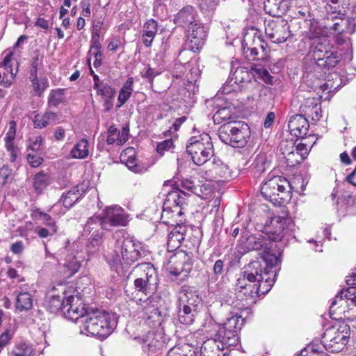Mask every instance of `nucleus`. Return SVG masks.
Instances as JSON below:
<instances>
[{
	"mask_svg": "<svg viewBox=\"0 0 356 356\" xmlns=\"http://www.w3.org/2000/svg\"><path fill=\"white\" fill-rule=\"evenodd\" d=\"M11 179V170L8 166L3 165L0 168V187L3 186Z\"/></svg>",
	"mask_w": 356,
	"mask_h": 356,
	"instance_id": "54",
	"label": "nucleus"
},
{
	"mask_svg": "<svg viewBox=\"0 0 356 356\" xmlns=\"http://www.w3.org/2000/svg\"><path fill=\"white\" fill-rule=\"evenodd\" d=\"M174 147L172 139H168L157 145L156 150L159 154L163 155L165 151H169Z\"/></svg>",
	"mask_w": 356,
	"mask_h": 356,
	"instance_id": "55",
	"label": "nucleus"
},
{
	"mask_svg": "<svg viewBox=\"0 0 356 356\" xmlns=\"http://www.w3.org/2000/svg\"><path fill=\"white\" fill-rule=\"evenodd\" d=\"M288 127L291 135L298 138H303L307 134L309 130L308 120L302 114L291 117Z\"/></svg>",
	"mask_w": 356,
	"mask_h": 356,
	"instance_id": "18",
	"label": "nucleus"
},
{
	"mask_svg": "<svg viewBox=\"0 0 356 356\" xmlns=\"http://www.w3.org/2000/svg\"><path fill=\"white\" fill-rule=\"evenodd\" d=\"M57 232L56 222H48L47 227H42L38 231V234L40 238H47Z\"/></svg>",
	"mask_w": 356,
	"mask_h": 356,
	"instance_id": "48",
	"label": "nucleus"
},
{
	"mask_svg": "<svg viewBox=\"0 0 356 356\" xmlns=\"http://www.w3.org/2000/svg\"><path fill=\"white\" fill-rule=\"evenodd\" d=\"M42 138L40 136L30 138L28 145V151L32 154H42Z\"/></svg>",
	"mask_w": 356,
	"mask_h": 356,
	"instance_id": "44",
	"label": "nucleus"
},
{
	"mask_svg": "<svg viewBox=\"0 0 356 356\" xmlns=\"http://www.w3.org/2000/svg\"><path fill=\"white\" fill-rule=\"evenodd\" d=\"M339 6H332L330 3H327L325 9L327 11V20L334 19V17L339 15H345L339 9Z\"/></svg>",
	"mask_w": 356,
	"mask_h": 356,
	"instance_id": "51",
	"label": "nucleus"
},
{
	"mask_svg": "<svg viewBox=\"0 0 356 356\" xmlns=\"http://www.w3.org/2000/svg\"><path fill=\"white\" fill-rule=\"evenodd\" d=\"M129 129L128 127H124L120 131L118 130V137L116 143L121 145L128 140Z\"/></svg>",
	"mask_w": 356,
	"mask_h": 356,
	"instance_id": "58",
	"label": "nucleus"
},
{
	"mask_svg": "<svg viewBox=\"0 0 356 356\" xmlns=\"http://www.w3.org/2000/svg\"><path fill=\"white\" fill-rule=\"evenodd\" d=\"M186 152L191 156L195 165L204 164L214 154L211 136L207 133H203L191 137L186 145Z\"/></svg>",
	"mask_w": 356,
	"mask_h": 356,
	"instance_id": "6",
	"label": "nucleus"
},
{
	"mask_svg": "<svg viewBox=\"0 0 356 356\" xmlns=\"http://www.w3.org/2000/svg\"><path fill=\"white\" fill-rule=\"evenodd\" d=\"M13 53L12 51L9 52L3 58V62L0 63V67H3L9 70L10 76H8L6 73L3 74V78L1 81V85L5 88H9L12 83L13 81L15 79L17 70H16L15 72H13V65L11 64L12 57Z\"/></svg>",
	"mask_w": 356,
	"mask_h": 356,
	"instance_id": "26",
	"label": "nucleus"
},
{
	"mask_svg": "<svg viewBox=\"0 0 356 356\" xmlns=\"http://www.w3.org/2000/svg\"><path fill=\"white\" fill-rule=\"evenodd\" d=\"M302 115L312 121L317 122L321 118V106L318 100L315 98H307L300 106Z\"/></svg>",
	"mask_w": 356,
	"mask_h": 356,
	"instance_id": "19",
	"label": "nucleus"
},
{
	"mask_svg": "<svg viewBox=\"0 0 356 356\" xmlns=\"http://www.w3.org/2000/svg\"><path fill=\"white\" fill-rule=\"evenodd\" d=\"M159 74L158 70L149 67L143 74V76L148 79L151 87H152L154 79Z\"/></svg>",
	"mask_w": 356,
	"mask_h": 356,
	"instance_id": "60",
	"label": "nucleus"
},
{
	"mask_svg": "<svg viewBox=\"0 0 356 356\" xmlns=\"http://www.w3.org/2000/svg\"><path fill=\"white\" fill-rule=\"evenodd\" d=\"M252 78L262 80L264 83L270 85L273 84V77L270 74L269 72L259 65H254L251 67Z\"/></svg>",
	"mask_w": 356,
	"mask_h": 356,
	"instance_id": "33",
	"label": "nucleus"
},
{
	"mask_svg": "<svg viewBox=\"0 0 356 356\" xmlns=\"http://www.w3.org/2000/svg\"><path fill=\"white\" fill-rule=\"evenodd\" d=\"M290 183L280 176H275L265 181L261 188L262 196L275 205H280L289 197Z\"/></svg>",
	"mask_w": 356,
	"mask_h": 356,
	"instance_id": "7",
	"label": "nucleus"
},
{
	"mask_svg": "<svg viewBox=\"0 0 356 356\" xmlns=\"http://www.w3.org/2000/svg\"><path fill=\"white\" fill-rule=\"evenodd\" d=\"M43 59V56L40 55L38 51H34L33 56L31 60V67L38 68Z\"/></svg>",
	"mask_w": 356,
	"mask_h": 356,
	"instance_id": "64",
	"label": "nucleus"
},
{
	"mask_svg": "<svg viewBox=\"0 0 356 356\" xmlns=\"http://www.w3.org/2000/svg\"><path fill=\"white\" fill-rule=\"evenodd\" d=\"M16 135V122L10 121L9 123V129L4 138L5 145H14L13 140Z\"/></svg>",
	"mask_w": 356,
	"mask_h": 356,
	"instance_id": "46",
	"label": "nucleus"
},
{
	"mask_svg": "<svg viewBox=\"0 0 356 356\" xmlns=\"http://www.w3.org/2000/svg\"><path fill=\"white\" fill-rule=\"evenodd\" d=\"M265 6L269 7V13L274 15L283 14L286 10V3L283 0H267Z\"/></svg>",
	"mask_w": 356,
	"mask_h": 356,
	"instance_id": "37",
	"label": "nucleus"
},
{
	"mask_svg": "<svg viewBox=\"0 0 356 356\" xmlns=\"http://www.w3.org/2000/svg\"><path fill=\"white\" fill-rule=\"evenodd\" d=\"M99 220H101L99 216L90 218L86 224L85 225L83 230L84 232L90 233L92 229H95L98 227H101Z\"/></svg>",
	"mask_w": 356,
	"mask_h": 356,
	"instance_id": "52",
	"label": "nucleus"
},
{
	"mask_svg": "<svg viewBox=\"0 0 356 356\" xmlns=\"http://www.w3.org/2000/svg\"><path fill=\"white\" fill-rule=\"evenodd\" d=\"M158 31V24L153 19L147 20L143 26V42L146 47L151 46Z\"/></svg>",
	"mask_w": 356,
	"mask_h": 356,
	"instance_id": "28",
	"label": "nucleus"
},
{
	"mask_svg": "<svg viewBox=\"0 0 356 356\" xmlns=\"http://www.w3.org/2000/svg\"><path fill=\"white\" fill-rule=\"evenodd\" d=\"M190 346L188 344L179 346H176L172 348L168 353V356H193L192 354L188 355L186 353V350L189 349Z\"/></svg>",
	"mask_w": 356,
	"mask_h": 356,
	"instance_id": "47",
	"label": "nucleus"
},
{
	"mask_svg": "<svg viewBox=\"0 0 356 356\" xmlns=\"http://www.w3.org/2000/svg\"><path fill=\"white\" fill-rule=\"evenodd\" d=\"M135 272L137 274V278H143L147 281L152 282L155 286H158V277L156 270L152 264L149 263H142L135 268Z\"/></svg>",
	"mask_w": 356,
	"mask_h": 356,
	"instance_id": "22",
	"label": "nucleus"
},
{
	"mask_svg": "<svg viewBox=\"0 0 356 356\" xmlns=\"http://www.w3.org/2000/svg\"><path fill=\"white\" fill-rule=\"evenodd\" d=\"M100 33L99 30H95L92 33L91 38V45L90 50L89 52H92V50L101 49L102 45L100 43Z\"/></svg>",
	"mask_w": 356,
	"mask_h": 356,
	"instance_id": "57",
	"label": "nucleus"
},
{
	"mask_svg": "<svg viewBox=\"0 0 356 356\" xmlns=\"http://www.w3.org/2000/svg\"><path fill=\"white\" fill-rule=\"evenodd\" d=\"M291 220L281 216H274L270 220V225H266L265 232L274 243L280 242L289 230Z\"/></svg>",
	"mask_w": 356,
	"mask_h": 356,
	"instance_id": "11",
	"label": "nucleus"
},
{
	"mask_svg": "<svg viewBox=\"0 0 356 356\" xmlns=\"http://www.w3.org/2000/svg\"><path fill=\"white\" fill-rule=\"evenodd\" d=\"M349 336L343 332L326 330L321 339V342L327 350L331 353H338L343 350L348 341Z\"/></svg>",
	"mask_w": 356,
	"mask_h": 356,
	"instance_id": "14",
	"label": "nucleus"
},
{
	"mask_svg": "<svg viewBox=\"0 0 356 356\" xmlns=\"http://www.w3.org/2000/svg\"><path fill=\"white\" fill-rule=\"evenodd\" d=\"M292 150L290 151L286 156V162L289 166H295L302 162L303 157L300 153L301 149L299 146L296 147H292Z\"/></svg>",
	"mask_w": 356,
	"mask_h": 356,
	"instance_id": "35",
	"label": "nucleus"
},
{
	"mask_svg": "<svg viewBox=\"0 0 356 356\" xmlns=\"http://www.w3.org/2000/svg\"><path fill=\"white\" fill-rule=\"evenodd\" d=\"M65 89L52 90L48 97V104L51 106L56 107L64 102V92Z\"/></svg>",
	"mask_w": 356,
	"mask_h": 356,
	"instance_id": "39",
	"label": "nucleus"
},
{
	"mask_svg": "<svg viewBox=\"0 0 356 356\" xmlns=\"http://www.w3.org/2000/svg\"><path fill=\"white\" fill-rule=\"evenodd\" d=\"M243 277L237 280L236 286L241 289H250L252 296L265 295L274 284L275 273L268 270V267L262 266L261 262H250L243 273Z\"/></svg>",
	"mask_w": 356,
	"mask_h": 356,
	"instance_id": "1",
	"label": "nucleus"
},
{
	"mask_svg": "<svg viewBox=\"0 0 356 356\" xmlns=\"http://www.w3.org/2000/svg\"><path fill=\"white\" fill-rule=\"evenodd\" d=\"M32 88L35 95L41 97L44 90L48 88L49 83L46 78L32 80Z\"/></svg>",
	"mask_w": 356,
	"mask_h": 356,
	"instance_id": "42",
	"label": "nucleus"
},
{
	"mask_svg": "<svg viewBox=\"0 0 356 356\" xmlns=\"http://www.w3.org/2000/svg\"><path fill=\"white\" fill-rule=\"evenodd\" d=\"M72 157L74 159H83L89 154L88 142L86 139H82L78 142L72 149L70 152Z\"/></svg>",
	"mask_w": 356,
	"mask_h": 356,
	"instance_id": "32",
	"label": "nucleus"
},
{
	"mask_svg": "<svg viewBox=\"0 0 356 356\" xmlns=\"http://www.w3.org/2000/svg\"><path fill=\"white\" fill-rule=\"evenodd\" d=\"M141 244L132 238H125L120 245L122 259L127 264H131L143 256Z\"/></svg>",
	"mask_w": 356,
	"mask_h": 356,
	"instance_id": "15",
	"label": "nucleus"
},
{
	"mask_svg": "<svg viewBox=\"0 0 356 356\" xmlns=\"http://www.w3.org/2000/svg\"><path fill=\"white\" fill-rule=\"evenodd\" d=\"M266 47L267 44L256 34L252 38L251 44H249L248 37H245L242 42L243 54L250 60H264L267 54Z\"/></svg>",
	"mask_w": 356,
	"mask_h": 356,
	"instance_id": "12",
	"label": "nucleus"
},
{
	"mask_svg": "<svg viewBox=\"0 0 356 356\" xmlns=\"http://www.w3.org/2000/svg\"><path fill=\"white\" fill-rule=\"evenodd\" d=\"M239 242L245 251L263 250L261 257L266 263L265 267H268V270H273V268L282 261L283 246L271 241L265 231L255 234H249L244 232Z\"/></svg>",
	"mask_w": 356,
	"mask_h": 356,
	"instance_id": "2",
	"label": "nucleus"
},
{
	"mask_svg": "<svg viewBox=\"0 0 356 356\" xmlns=\"http://www.w3.org/2000/svg\"><path fill=\"white\" fill-rule=\"evenodd\" d=\"M252 165H253L254 168L256 169V171L259 173H262L266 170L265 166H264L265 165V159L262 156H257L255 159Z\"/></svg>",
	"mask_w": 356,
	"mask_h": 356,
	"instance_id": "62",
	"label": "nucleus"
},
{
	"mask_svg": "<svg viewBox=\"0 0 356 356\" xmlns=\"http://www.w3.org/2000/svg\"><path fill=\"white\" fill-rule=\"evenodd\" d=\"M265 33L275 43L285 42L290 35L288 22L283 18L265 20Z\"/></svg>",
	"mask_w": 356,
	"mask_h": 356,
	"instance_id": "9",
	"label": "nucleus"
},
{
	"mask_svg": "<svg viewBox=\"0 0 356 356\" xmlns=\"http://www.w3.org/2000/svg\"><path fill=\"white\" fill-rule=\"evenodd\" d=\"M135 339L138 340V341L142 344H146L149 349L160 348L158 347L160 345V343L157 340V334L153 332H149L145 338L140 339L139 337H136Z\"/></svg>",
	"mask_w": 356,
	"mask_h": 356,
	"instance_id": "40",
	"label": "nucleus"
},
{
	"mask_svg": "<svg viewBox=\"0 0 356 356\" xmlns=\"http://www.w3.org/2000/svg\"><path fill=\"white\" fill-rule=\"evenodd\" d=\"M206 316L205 323L203 324L205 328H209L213 325L216 324L223 328L236 330V332H238L245 323V319L241 316L238 315V313L230 317L227 316L225 321H219L216 316H211L210 313H206Z\"/></svg>",
	"mask_w": 356,
	"mask_h": 356,
	"instance_id": "16",
	"label": "nucleus"
},
{
	"mask_svg": "<svg viewBox=\"0 0 356 356\" xmlns=\"http://www.w3.org/2000/svg\"><path fill=\"white\" fill-rule=\"evenodd\" d=\"M343 16L344 15L336 16V17H334V19H331L333 24L329 27L339 33H343V31H346V29L343 28V24H345Z\"/></svg>",
	"mask_w": 356,
	"mask_h": 356,
	"instance_id": "49",
	"label": "nucleus"
},
{
	"mask_svg": "<svg viewBox=\"0 0 356 356\" xmlns=\"http://www.w3.org/2000/svg\"><path fill=\"white\" fill-rule=\"evenodd\" d=\"M184 240V237L181 234L176 232H170L168 234L167 249L168 252H174L178 249L181 245L182 241Z\"/></svg>",
	"mask_w": 356,
	"mask_h": 356,
	"instance_id": "34",
	"label": "nucleus"
},
{
	"mask_svg": "<svg viewBox=\"0 0 356 356\" xmlns=\"http://www.w3.org/2000/svg\"><path fill=\"white\" fill-rule=\"evenodd\" d=\"M233 119L232 113L229 108L223 107L219 108L213 115V120L215 124H220Z\"/></svg>",
	"mask_w": 356,
	"mask_h": 356,
	"instance_id": "38",
	"label": "nucleus"
},
{
	"mask_svg": "<svg viewBox=\"0 0 356 356\" xmlns=\"http://www.w3.org/2000/svg\"><path fill=\"white\" fill-rule=\"evenodd\" d=\"M250 134L248 125L242 122L228 121L222 124L218 130L219 138L224 143L234 148L245 147Z\"/></svg>",
	"mask_w": 356,
	"mask_h": 356,
	"instance_id": "5",
	"label": "nucleus"
},
{
	"mask_svg": "<svg viewBox=\"0 0 356 356\" xmlns=\"http://www.w3.org/2000/svg\"><path fill=\"white\" fill-rule=\"evenodd\" d=\"M74 300V296L70 295L64 298L59 296H53L49 302V307L51 312H70L72 309V302Z\"/></svg>",
	"mask_w": 356,
	"mask_h": 356,
	"instance_id": "23",
	"label": "nucleus"
},
{
	"mask_svg": "<svg viewBox=\"0 0 356 356\" xmlns=\"http://www.w3.org/2000/svg\"><path fill=\"white\" fill-rule=\"evenodd\" d=\"M7 152H8L9 158L8 160L11 163H14L17 161V159L19 157L20 154V150L14 145H5Z\"/></svg>",
	"mask_w": 356,
	"mask_h": 356,
	"instance_id": "56",
	"label": "nucleus"
},
{
	"mask_svg": "<svg viewBox=\"0 0 356 356\" xmlns=\"http://www.w3.org/2000/svg\"><path fill=\"white\" fill-rule=\"evenodd\" d=\"M178 319L181 324L190 325L194 321V315L193 313H179Z\"/></svg>",
	"mask_w": 356,
	"mask_h": 356,
	"instance_id": "61",
	"label": "nucleus"
},
{
	"mask_svg": "<svg viewBox=\"0 0 356 356\" xmlns=\"http://www.w3.org/2000/svg\"><path fill=\"white\" fill-rule=\"evenodd\" d=\"M186 31V46L193 52L201 49L207 36L208 29L201 22L194 24Z\"/></svg>",
	"mask_w": 356,
	"mask_h": 356,
	"instance_id": "13",
	"label": "nucleus"
},
{
	"mask_svg": "<svg viewBox=\"0 0 356 356\" xmlns=\"http://www.w3.org/2000/svg\"><path fill=\"white\" fill-rule=\"evenodd\" d=\"M81 196L80 191L74 188L63 193L59 201L65 208L70 209L80 199Z\"/></svg>",
	"mask_w": 356,
	"mask_h": 356,
	"instance_id": "31",
	"label": "nucleus"
},
{
	"mask_svg": "<svg viewBox=\"0 0 356 356\" xmlns=\"http://www.w3.org/2000/svg\"><path fill=\"white\" fill-rule=\"evenodd\" d=\"M135 156V149L130 147L122 151L120 154V159L129 170L136 173H140L143 171V168L136 163Z\"/></svg>",
	"mask_w": 356,
	"mask_h": 356,
	"instance_id": "24",
	"label": "nucleus"
},
{
	"mask_svg": "<svg viewBox=\"0 0 356 356\" xmlns=\"http://www.w3.org/2000/svg\"><path fill=\"white\" fill-rule=\"evenodd\" d=\"M173 22L177 26L184 28L186 31L191 26H193L194 24L200 22L197 11L190 5L183 7L174 16Z\"/></svg>",
	"mask_w": 356,
	"mask_h": 356,
	"instance_id": "17",
	"label": "nucleus"
},
{
	"mask_svg": "<svg viewBox=\"0 0 356 356\" xmlns=\"http://www.w3.org/2000/svg\"><path fill=\"white\" fill-rule=\"evenodd\" d=\"M57 120V114L52 111H47L42 114H36L34 116L33 122L35 128L43 129L49 125H54Z\"/></svg>",
	"mask_w": 356,
	"mask_h": 356,
	"instance_id": "27",
	"label": "nucleus"
},
{
	"mask_svg": "<svg viewBox=\"0 0 356 356\" xmlns=\"http://www.w3.org/2000/svg\"><path fill=\"white\" fill-rule=\"evenodd\" d=\"M63 318L76 324L83 325V329L94 336L107 337L116 327L115 313H60Z\"/></svg>",
	"mask_w": 356,
	"mask_h": 356,
	"instance_id": "3",
	"label": "nucleus"
},
{
	"mask_svg": "<svg viewBox=\"0 0 356 356\" xmlns=\"http://www.w3.org/2000/svg\"><path fill=\"white\" fill-rule=\"evenodd\" d=\"M134 289L136 291L141 293L146 296H151L157 290V287L153 285L152 282H145L143 278H136L134 280Z\"/></svg>",
	"mask_w": 356,
	"mask_h": 356,
	"instance_id": "30",
	"label": "nucleus"
},
{
	"mask_svg": "<svg viewBox=\"0 0 356 356\" xmlns=\"http://www.w3.org/2000/svg\"><path fill=\"white\" fill-rule=\"evenodd\" d=\"M118 129L114 126H110L108 129V136L106 142L108 145L113 144L117 142Z\"/></svg>",
	"mask_w": 356,
	"mask_h": 356,
	"instance_id": "59",
	"label": "nucleus"
},
{
	"mask_svg": "<svg viewBox=\"0 0 356 356\" xmlns=\"http://www.w3.org/2000/svg\"><path fill=\"white\" fill-rule=\"evenodd\" d=\"M162 313H145L143 319L144 323L152 328H156L161 325L162 321Z\"/></svg>",
	"mask_w": 356,
	"mask_h": 356,
	"instance_id": "41",
	"label": "nucleus"
},
{
	"mask_svg": "<svg viewBox=\"0 0 356 356\" xmlns=\"http://www.w3.org/2000/svg\"><path fill=\"white\" fill-rule=\"evenodd\" d=\"M48 184V176L47 175L40 172L35 175L33 186L36 191H42Z\"/></svg>",
	"mask_w": 356,
	"mask_h": 356,
	"instance_id": "43",
	"label": "nucleus"
},
{
	"mask_svg": "<svg viewBox=\"0 0 356 356\" xmlns=\"http://www.w3.org/2000/svg\"><path fill=\"white\" fill-rule=\"evenodd\" d=\"M252 79V74L251 69L249 70L245 67H238L232 73L230 82H234L236 84H240L245 82H250Z\"/></svg>",
	"mask_w": 356,
	"mask_h": 356,
	"instance_id": "29",
	"label": "nucleus"
},
{
	"mask_svg": "<svg viewBox=\"0 0 356 356\" xmlns=\"http://www.w3.org/2000/svg\"><path fill=\"white\" fill-rule=\"evenodd\" d=\"M186 195V193L178 189L168 193L161 217L163 223L174 225V222H182V218H179L182 217L187 206Z\"/></svg>",
	"mask_w": 356,
	"mask_h": 356,
	"instance_id": "4",
	"label": "nucleus"
},
{
	"mask_svg": "<svg viewBox=\"0 0 356 356\" xmlns=\"http://www.w3.org/2000/svg\"><path fill=\"white\" fill-rule=\"evenodd\" d=\"M225 348L236 346L239 341L238 332L236 330H228L222 327H219L215 335Z\"/></svg>",
	"mask_w": 356,
	"mask_h": 356,
	"instance_id": "21",
	"label": "nucleus"
},
{
	"mask_svg": "<svg viewBox=\"0 0 356 356\" xmlns=\"http://www.w3.org/2000/svg\"><path fill=\"white\" fill-rule=\"evenodd\" d=\"M225 348L216 338H210L201 346V356H225Z\"/></svg>",
	"mask_w": 356,
	"mask_h": 356,
	"instance_id": "20",
	"label": "nucleus"
},
{
	"mask_svg": "<svg viewBox=\"0 0 356 356\" xmlns=\"http://www.w3.org/2000/svg\"><path fill=\"white\" fill-rule=\"evenodd\" d=\"M311 52L315 63L321 69L330 70L339 64L341 54L332 50L327 42H314L311 46Z\"/></svg>",
	"mask_w": 356,
	"mask_h": 356,
	"instance_id": "8",
	"label": "nucleus"
},
{
	"mask_svg": "<svg viewBox=\"0 0 356 356\" xmlns=\"http://www.w3.org/2000/svg\"><path fill=\"white\" fill-rule=\"evenodd\" d=\"M26 160L31 167L37 168L42 164L43 158L42 156V154H32L31 152H28L26 155Z\"/></svg>",
	"mask_w": 356,
	"mask_h": 356,
	"instance_id": "50",
	"label": "nucleus"
},
{
	"mask_svg": "<svg viewBox=\"0 0 356 356\" xmlns=\"http://www.w3.org/2000/svg\"><path fill=\"white\" fill-rule=\"evenodd\" d=\"M131 95V92L130 91L120 90L118 97V104L117 105V107L120 108L124 104H125L126 102L129 99Z\"/></svg>",
	"mask_w": 356,
	"mask_h": 356,
	"instance_id": "63",
	"label": "nucleus"
},
{
	"mask_svg": "<svg viewBox=\"0 0 356 356\" xmlns=\"http://www.w3.org/2000/svg\"><path fill=\"white\" fill-rule=\"evenodd\" d=\"M33 350L31 347L25 343H19L14 352L15 356H31Z\"/></svg>",
	"mask_w": 356,
	"mask_h": 356,
	"instance_id": "45",
	"label": "nucleus"
},
{
	"mask_svg": "<svg viewBox=\"0 0 356 356\" xmlns=\"http://www.w3.org/2000/svg\"><path fill=\"white\" fill-rule=\"evenodd\" d=\"M97 90V94L104 98H113L115 90L108 84H102Z\"/></svg>",
	"mask_w": 356,
	"mask_h": 356,
	"instance_id": "53",
	"label": "nucleus"
},
{
	"mask_svg": "<svg viewBox=\"0 0 356 356\" xmlns=\"http://www.w3.org/2000/svg\"><path fill=\"white\" fill-rule=\"evenodd\" d=\"M33 300L29 293H20L17 298L16 306L20 310H29L32 307Z\"/></svg>",
	"mask_w": 356,
	"mask_h": 356,
	"instance_id": "36",
	"label": "nucleus"
},
{
	"mask_svg": "<svg viewBox=\"0 0 356 356\" xmlns=\"http://www.w3.org/2000/svg\"><path fill=\"white\" fill-rule=\"evenodd\" d=\"M99 217L101 227L104 229H109L112 227L125 226L128 222L124 209L118 205L106 207Z\"/></svg>",
	"mask_w": 356,
	"mask_h": 356,
	"instance_id": "10",
	"label": "nucleus"
},
{
	"mask_svg": "<svg viewBox=\"0 0 356 356\" xmlns=\"http://www.w3.org/2000/svg\"><path fill=\"white\" fill-rule=\"evenodd\" d=\"M209 171L214 178L222 179L223 181L232 177L229 166L219 159H213Z\"/></svg>",
	"mask_w": 356,
	"mask_h": 356,
	"instance_id": "25",
	"label": "nucleus"
}]
</instances>
